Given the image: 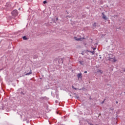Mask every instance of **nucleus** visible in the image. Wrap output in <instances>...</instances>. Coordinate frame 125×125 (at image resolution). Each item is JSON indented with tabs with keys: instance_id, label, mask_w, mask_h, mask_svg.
Listing matches in <instances>:
<instances>
[{
	"instance_id": "obj_1",
	"label": "nucleus",
	"mask_w": 125,
	"mask_h": 125,
	"mask_svg": "<svg viewBox=\"0 0 125 125\" xmlns=\"http://www.w3.org/2000/svg\"><path fill=\"white\" fill-rule=\"evenodd\" d=\"M12 15L13 16H17L18 15V11L17 10H14L12 12Z\"/></svg>"
},
{
	"instance_id": "obj_2",
	"label": "nucleus",
	"mask_w": 125,
	"mask_h": 125,
	"mask_svg": "<svg viewBox=\"0 0 125 125\" xmlns=\"http://www.w3.org/2000/svg\"><path fill=\"white\" fill-rule=\"evenodd\" d=\"M18 92L19 93H21V95H25V93L23 92V90H22V88H20L18 90Z\"/></svg>"
},
{
	"instance_id": "obj_3",
	"label": "nucleus",
	"mask_w": 125,
	"mask_h": 125,
	"mask_svg": "<svg viewBox=\"0 0 125 125\" xmlns=\"http://www.w3.org/2000/svg\"><path fill=\"white\" fill-rule=\"evenodd\" d=\"M103 16H102V18L103 19H104V20H107V17L106 16V15H105V13L104 12H103L102 13Z\"/></svg>"
},
{
	"instance_id": "obj_4",
	"label": "nucleus",
	"mask_w": 125,
	"mask_h": 125,
	"mask_svg": "<svg viewBox=\"0 0 125 125\" xmlns=\"http://www.w3.org/2000/svg\"><path fill=\"white\" fill-rule=\"evenodd\" d=\"M29 75H32V70H30L29 73L25 74V76H29Z\"/></svg>"
},
{
	"instance_id": "obj_5",
	"label": "nucleus",
	"mask_w": 125,
	"mask_h": 125,
	"mask_svg": "<svg viewBox=\"0 0 125 125\" xmlns=\"http://www.w3.org/2000/svg\"><path fill=\"white\" fill-rule=\"evenodd\" d=\"M77 77L78 79H82V73L78 74Z\"/></svg>"
},
{
	"instance_id": "obj_6",
	"label": "nucleus",
	"mask_w": 125,
	"mask_h": 125,
	"mask_svg": "<svg viewBox=\"0 0 125 125\" xmlns=\"http://www.w3.org/2000/svg\"><path fill=\"white\" fill-rule=\"evenodd\" d=\"M110 60L112 62H116L117 61V60L113 58L110 59Z\"/></svg>"
},
{
	"instance_id": "obj_7",
	"label": "nucleus",
	"mask_w": 125,
	"mask_h": 125,
	"mask_svg": "<svg viewBox=\"0 0 125 125\" xmlns=\"http://www.w3.org/2000/svg\"><path fill=\"white\" fill-rule=\"evenodd\" d=\"M75 39L76 41H81V40H82V39L77 38V37H75Z\"/></svg>"
},
{
	"instance_id": "obj_8",
	"label": "nucleus",
	"mask_w": 125,
	"mask_h": 125,
	"mask_svg": "<svg viewBox=\"0 0 125 125\" xmlns=\"http://www.w3.org/2000/svg\"><path fill=\"white\" fill-rule=\"evenodd\" d=\"M89 52H90V53H92V55H94V53H95V52L94 51H89Z\"/></svg>"
},
{
	"instance_id": "obj_9",
	"label": "nucleus",
	"mask_w": 125,
	"mask_h": 125,
	"mask_svg": "<svg viewBox=\"0 0 125 125\" xmlns=\"http://www.w3.org/2000/svg\"><path fill=\"white\" fill-rule=\"evenodd\" d=\"M98 73H100L101 74H103V71H102V70H98Z\"/></svg>"
},
{
	"instance_id": "obj_10",
	"label": "nucleus",
	"mask_w": 125,
	"mask_h": 125,
	"mask_svg": "<svg viewBox=\"0 0 125 125\" xmlns=\"http://www.w3.org/2000/svg\"><path fill=\"white\" fill-rule=\"evenodd\" d=\"M22 39H23V40H24V41H26V40H27V38L26 37V36H23V37H22Z\"/></svg>"
},
{
	"instance_id": "obj_11",
	"label": "nucleus",
	"mask_w": 125,
	"mask_h": 125,
	"mask_svg": "<svg viewBox=\"0 0 125 125\" xmlns=\"http://www.w3.org/2000/svg\"><path fill=\"white\" fill-rule=\"evenodd\" d=\"M72 88H73V89H75V90H77L78 89L77 88H75V87H74V85L72 86Z\"/></svg>"
},
{
	"instance_id": "obj_12",
	"label": "nucleus",
	"mask_w": 125,
	"mask_h": 125,
	"mask_svg": "<svg viewBox=\"0 0 125 125\" xmlns=\"http://www.w3.org/2000/svg\"><path fill=\"white\" fill-rule=\"evenodd\" d=\"M47 1H46V0H44V1H43V3L44 4H45V3H47Z\"/></svg>"
},
{
	"instance_id": "obj_13",
	"label": "nucleus",
	"mask_w": 125,
	"mask_h": 125,
	"mask_svg": "<svg viewBox=\"0 0 125 125\" xmlns=\"http://www.w3.org/2000/svg\"><path fill=\"white\" fill-rule=\"evenodd\" d=\"M79 63L81 64V65H83V61H80Z\"/></svg>"
},
{
	"instance_id": "obj_14",
	"label": "nucleus",
	"mask_w": 125,
	"mask_h": 125,
	"mask_svg": "<svg viewBox=\"0 0 125 125\" xmlns=\"http://www.w3.org/2000/svg\"><path fill=\"white\" fill-rule=\"evenodd\" d=\"M93 26L94 27H96V22H94V24H93Z\"/></svg>"
},
{
	"instance_id": "obj_15",
	"label": "nucleus",
	"mask_w": 125,
	"mask_h": 125,
	"mask_svg": "<svg viewBox=\"0 0 125 125\" xmlns=\"http://www.w3.org/2000/svg\"><path fill=\"white\" fill-rule=\"evenodd\" d=\"M60 60L61 63H63V59H61Z\"/></svg>"
},
{
	"instance_id": "obj_16",
	"label": "nucleus",
	"mask_w": 125,
	"mask_h": 125,
	"mask_svg": "<svg viewBox=\"0 0 125 125\" xmlns=\"http://www.w3.org/2000/svg\"><path fill=\"white\" fill-rule=\"evenodd\" d=\"M79 95H76V96H75V98H77V99H79Z\"/></svg>"
},
{
	"instance_id": "obj_17",
	"label": "nucleus",
	"mask_w": 125,
	"mask_h": 125,
	"mask_svg": "<svg viewBox=\"0 0 125 125\" xmlns=\"http://www.w3.org/2000/svg\"><path fill=\"white\" fill-rule=\"evenodd\" d=\"M33 58H38V56H34Z\"/></svg>"
},
{
	"instance_id": "obj_18",
	"label": "nucleus",
	"mask_w": 125,
	"mask_h": 125,
	"mask_svg": "<svg viewBox=\"0 0 125 125\" xmlns=\"http://www.w3.org/2000/svg\"><path fill=\"white\" fill-rule=\"evenodd\" d=\"M105 102V99L101 103V104H104V102Z\"/></svg>"
},
{
	"instance_id": "obj_19",
	"label": "nucleus",
	"mask_w": 125,
	"mask_h": 125,
	"mask_svg": "<svg viewBox=\"0 0 125 125\" xmlns=\"http://www.w3.org/2000/svg\"><path fill=\"white\" fill-rule=\"evenodd\" d=\"M113 110H114L113 108H110L109 109V111H113Z\"/></svg>"
},
{
	"instance_id": "obj_20",
	"label": "nucleus",
	"mask_w": 125,
	"mask_h": 125,
	"mask_svg": "<svg viewBox=\"0 0 125 125\" xmlns=\"http://www.w3.org/2000/svg\"><path fill=\"white\" fill-rule=\"evenodd\" d=\"M1 109H2V110H4V107L2 106V107H1Z\"/></svg>"
},
{
	"instance_id": "obj_21",
	"label": "nucleus",
	"mask_w": 125,
	"mask_h": 125,
	"mask_svg": "<svg viewBox=\"0 0 125 125\" xmlns=\"http://www.w3.org/2000/svg\"><path fill=\"white\" fill-rule=\"evenodd\" d=\"M92 48L93 49V50H95V49H96V48L92 47Z\"/></svg>"
},
{
	"instance_id": "obj_22",
	"label": "nucleus",
	"mask_w": 125,
	"mask_h": 125,
	"mask_svg": "<svg viewBox=\"0 0 125 125\" xmlns=\"http://www.w3.org/2000/svg\"><path fill=\"white\" fill-rule=\"evenodd\" d=\"M56 21H58V18H56Z\"/></svg>"
},
{
	"instance_id": "obj_23",
	"label": "nucleus",
	"mask_w": 125,
	"mask_h": 125,
	"mask_svg": "<svg viewBox=\"0 0 125 125\" xmlns=\"http://www.w3.org/2000/svg\"><path fill=\"white\" fill-rule=\"evenodd\" d=\"M84 73L85 74H86V73H87V71H85L84 72Z\"/></svg>"
},
{
	"instance_id": "obj_24",
	"label": "nucleus",
	"mask_w": 125,
	"mask_h": 125,
	"mask_svg": "<svg viewBox=\"0 0 125 125\" xmlns=\"http://www.w3.org/2000/svg\"><path fill=\"white\" fill-rule=\"evenodd\" d=\"M116 104H118V103H119V102L116 101Z\"/></svg>"
},
{
	"instance_id": "obj_25",
	"label": "nucleus",
	"mask_w": 125,
	"mask_h": 125,
	"mask_svg": "<svg viewBox=\"0 0 125 125\" xmlns=\"http://www.w3.org/2000/svg\"><path fill=\"white\" fill-rule=\"evenodd\" d=\"M87 51L88 52H89V51H91L87 50Z\"/></svg>"
},
{
	"instance_id": "obj_26",
	"label": "nucleus",
	"mask_w": 125,
	"mask_h": 125,
	"mask_svg": "<svg viewBox=\"0 0 125 125\" xmlns=\"http://www.w3.org/2000/svg\"><path fill=\"white\" fill-rule=\"evenodd\" d=\"M57 102H58V101H56V103H57Z\"/></svg>"
},
{
	"instance_id": "obj_27",
	"label": "nucleus",
	"mask_w": 125,
	"mask_h": 125,
	"mask_svg": "<svg viewBox=\"0 0 125 125\" xmlns=\"http://www.w3.org/2000/svg\"><path fill=\"white\" fill-rule=\"evenodd\" d=\"M20 9H21V8H19V10H20Z\"/></svg>"
},
{
	"instance_id": "obj_28",
	"label": "nucleus",
	"mask_w": 125,
	"mask_h": 125,
	"mask_svg": "<svg viewBox=\"0 0 125 125\" xmlns=\"http://www.w3.org/2000/svg\"><path fill=\"white\" fill-rule=\"evenodd\" d=\"M0 71H2V69H0Z\"/></svg>"
}]
</instances>
